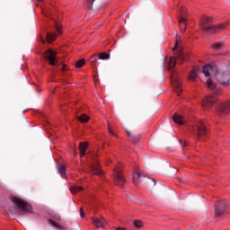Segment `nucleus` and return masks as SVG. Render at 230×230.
Instances as JSON below:
<instances>
[{
    "mask_svg": "<svg viewBox=\"0 0 230 230\" xmlns=\"http://www.w3.org/2000/svg\"><path fill=\"white\" fill-rule=\"evenodd\" d=\"M55 28L58 35H60V33H62V29H60V26H58V23H55Z\"/></svg>",
    "mask_w": 230,
    "mask_h": 230,
    "instance_id": "nucleus-33",
    "label": "nucleus"
},
{
    "mask_svg": "<svg viewBox=\"0 0 230 230\" xmlns=\"http://www.w3.org/2000/svg\"><path fill=\"white\" fill-rule=\"evenodd\" d=\"M43 13H44V15H47L48 17H49L51 15V13L48 9H44Z\"/></svg>",
    "mask_w": 230,
    "mask_h": 230,
    "instance_id": "nucleus-36",
    "label": "nucleus"
},
{
    "mask_svg": "<svg viewBox=\"0 0 230 230\" xmlns=\"http://www.w3.org/2000/svg\"><path fill=\"white\" fill-rule=\"evenodd\" d=\"M71 193H79V191H84V187H78L76 185L70 188Z\"/></svg>",
    "mask_w": 230,
    "mask_h": 230,
    "instance_id": "nucleus-23",
    "label": "nucleus"
},
{
    "mask_svg": "<svg viewBox=\"0 0 230 230\" xmlns=\"http://www.w3.org/2000/svg\"><path fill=\"white\" fill-rule=\"evenodd\" d=\"M172 120L174 121V123H176L177 125H184V123H186V120L184 119V117L181 115H179L177 113H175L172 116Z\"/></svg>",
    "mask_w": 230,
    "mask_h": 230,
    "instance_id": "nucleus-14",
    "label": "nucleus"
},
{
    "mask_svg": "<svg viewBox=\"0 0 230 230\" xmlns=\"http://www.w3.org/2000/svg\"><path fill=\"white\" fill-rule=\"evenodd\" d=\"M227 209V203L226 201H219L215 205V218H222L226 217Z\"/></svg>",
    "mask_w": 230,
    "mask_h": 230,
    "instance_id": "nucleus-5",
    "label": "nucleus"
},
{
    "mask_svg": "<svg viewBox=\"0 0 230 230\" xmlns=\"http://www.w3.org/2000/svg\"><path fill=\"white\" fill-rule=\"evenodd\" d=\"M178 58H180V60H186V58L184 57V54H182V52H179Z\"/></svg>",
    "mask_w": 230,
    "mask_h": 230,
    "instance_id": "nucleus-34",
    "label": "nucleus"
},
{
    "mask_svg": "<svg viewBox=\"0 0 230 230\" xmlns=\"http://www.w3.org/2000/svg\"><path fill=\"white\" fill-rule=\"evenodd\" d=\"M88 146H89V144L87 142H81L79 144L80 157H84V155H85Z\"/></svg>",
    "mask_w": 230,
    "mask_h": 230,
    "instance_id": "nucleus-16",
    "label": "nucleus"
},
{
    "mask_svg": "<svg viewBox=\"0 0 230 230\" xmlns=\"http://www.w3.org/2000/svg\"><path fill=\"white\" fill-rule=\"evenodd\" d=\"M13 202L15 204L17 209H21L23 213H31V205L22 199L13 197Z\"/></svg>",
    "mask_w": 230,
    "mask_h": 230,
    "instance_id": "nucleus-4",
    "label": "nucleus"
},
{
    "mask_svg": "<svg viewBox=\"0 0 230 230\" xmlns=\"http://www.w3.org/2000/svg\"><path fill=\"white\" fill-rule=\"evenodd\" d=\"M224 42H216L212 44L211 48L215 50L222 49Z\"/></svg>",
    "mask_w": 230,
    "mask_h": 230,
    "instance_id": "nucleus-25",
    "label": "nucleus"
},
{
    "mask_svg": "<svg viewBox=\"0 0 230 230\" xmlns=\"http://www.w3.org/2000/svg\"><path fill=\"white\" fill-rule=\"evenodd\" d=\"M77 119L81 121V123H87L90 118L86 114H82L81 116H77Z\"/></svg>",
    "mask_w": 230,
    "mask_h": 230,
    "instance_id": "nucleus-21",
    "label": "nucleus"
},
{
    "mask_svg": "<svg viewBox=\"0 0 230 230\" xmlns=\"http://www.w3.org/2000/svg\"><path fill=\"white\" fill-rule=\"evenodd\" d=\"M62 71H66V65L62 66Z\"/></svg>",
    "mask_w": 230,
    "mask_h": 230,
    "instance_id": "nucleus-38",
    "label": "nucleus"
},
{
    "mask_svg": "<svg viewBox=\"0 0 230 230\" xmlns=\"http://www.w3.org/2000/svg\"><path fill=\"white\" fill-rule=\"evenodd\" d=\"M180 143H181V145L182 146H186V141H184V143H182V140H180Z\"/></svg>",
    "mask_w": 230,
    "mask_h": 230,
    "instance_id": "nucleus-37",
    "label": "nucleus"
},
{
    "mask_svg": "<svg viewBox=\"0 0 230 230\" xmlns=\"http://www.w3.org/2000/svg\"><path fill=\"white\" fill-rule=\"evenodd\" d=\"M126 134L128 136V141H130L131 143H139V136L132 135V133H130L128 129H126Z\"/></svg>",
    "mask_w": 230,
    "mask_h": 230,
    "instance_id": "nucleus-19",
    "label": "nucleus"
},
{
    "mask_svg": "<svg viewBox=\"0 0 230 230\" xmlns=\"http://www.w3.org/2000/svg\"><path fill=\"white\" fill-rule=\"evenodd\" d=\"M179 40H181V36L176 35L175 46H174V48L172 49L174 52L177 51V44H179Z\"/></svg>",
    "mask_w": 230,
    "mask_h": 230,
    "instance_id": "nucleus-32",
    "label": "nucleus"
},
{
    "mask_svg": "<svg viewBox=\"0 0 230 230\" xmlns=\"http://www.w3.org/2000/svg\"><path fill=\"white\" fill-rule=\"evenodd\" d=\"M50 19H52V21H55V18H50Z\"/></svg>",
    "mask_w": 230,
    "mask_h": 230,
    "instance_id": "nucleus-41",
    "label": "nucleus"
},
{
    "mask_svg": "<svg viewBox=\"0 0 230 230\" xmlns=\"http://www.w3.org/2000/svg\"><path fill=\"white\" fill-rule=\"evenodd\" d=\"M84 4L88 8V10H94V8L95 10L98 9V6H96V0H85Z\"/></svg>",
    "mask_w": 230,
    "mask_h": 230,
    "instance_id": "nucleus-18",
    "label": "nucleus"
},
{
    "mask_svg": "<svg viewBox=\"0 0 230 230\" xmlns=\"http://www.w3.org/2000/svg\"><path fill=\"white\" fill-rule=\"evenodd\" d=\"M94 57H96V55H93V56L90 58L92 67H96V64H98V59H97V58H94Z\"/></svg>",
    "mask_w": 230,
    "mask_h": 230,
    "instance_id": "nucleus-28",
    "label": "nucleus"
},
{
    "mask_svg": "<svg viewBox=\"0 0 230 230\" xmlns=\"http://www.w3.org/2000/svg\"><path fill=\"white\" fill-rule=\"evenodd\" d=\"M155 184V181H154Z\"/></svg>",
    "mask_w": 230,
    "mask_h": 230,
    "instance_id": "nucleus-44",
    "label": "nucleus"
},
{
    "mask_svg": "<svg viewBox=\"0 0 230 230\" xmlns=\"http://www.w3.org/2000/svg\"><path fill=\"white\" fill-rule=\"evenodd\" d=\"M139 179H141V172H139V168L137 167L133 173V182L134 184H136V186L139 184L140 182Z\"/></svg>",
    "mask_w": 230,
    "mask_h": 230,
    "instance_id": "nucleus-17",
    "label": "nucleus"
},
{
    "mask_svg": "<svg viewBox=\"0 0 230 230\" xmlns=\"http://www.w3.org/2000/svg\"><path fill=\"white\" fill-rule=\"evenodd\" d=\"M189 78H190V80L195 81V79L197 78V72H195V70H192L189 74Z\"/></svg>",
    "mask_w": 230,
    "mask_h": 230,
    "instance_id": "nucleus-29",
    "label": "nucleus"
},
{
    "mask_svg": "<svg viewBox=\"0 0 230 230\" xmlns=\"http://www.w3.org/2000/svg\"><path fill=\"white\" fill-rule=\"evenodd\" d=\"M114 182L117 186H119V188H123L125 186V183L127 181L125 180V176H123V171H121V168L115 167L114 170Z\"/></svg>",
    "mask_w": 230,
    "mask_h": 230,
    "instance_id": "nucleus-6",
    "label": "nucleus"
},
{
    "mask_svg": "<svg viewBox=\"0 0 230 230\" xmlns=\"http://www.w3.org/2000/svg\"><path fill=\"white\" fill-rule=\"evenodd\" d=\"M215 19L211 16L203 15L200 19L199 28L206 33H218L222 30H226V25L219 23L217 25H209Z\"/></svg>",
    "mask_w": 230,
    "mask_h": 230,
    "instance_id": "nucleus-2",
    "label": "nucleus"
},
{
    "mask_svg": "<svg viewBox=\"0 0 230 230\" xmlns=\"http://www.w3.org/2000/svg\"><path fill=\"white\" fill-rule=\"evenodd\" d=\"M186 17H188V10L181 6L180 8L179 24L182 33H184L186 31V28H188V23L186 22L188 19Z\"/></svg>",
    "mask_w": 230,
    "mask_h": 230,
    "instance_id": "nucleus-7",
    "label": "nucleus"
},
{
    "mask_svg": "<svg viewBox=\"0 0 230 230\" xmlns=\"http://www.w3.org/2000/svg\"><path fill=\"white\" fill-rule=\"evenodd\" d=\"M213 71V68L211 66L207 65L203 66V75H205L207 81V87L210 91H212L213 95H208L206 98L202 101L201 105L205 111H208V109H211V105L215 104L217 102V96L220 94V88L217 87V84L211 80V72Z\"/></svg>",
    "mask_w": 230,
    "mask_h": 230,
    "instance_id": "nucleus-1",
    "label": "nucleus"
},
{
    "mask_svg": "<svg viewBox=\"0 0 230 230\" xmlns=\"http://www.w3.org/2000/svg\"><path fill=\"white\" fill-rule=\"evenodd\" d=\"M75 155H76V153L75 152Z\"/></svg>",
    "mask_w": 230,
    "mask_h": 230,
    "instance_id": "nucleus-42",
    "label": "nucleus"
},
{
    "mask_svg": "<svg viewBox=\"0 0 230 230\" xmlns=\"http://www.w3.org/2000/svg\"><path fill=\"white\" fill-rule=\"evenodd\" d=\"M108 130H109V134H111V136H115L116 137H118V135H116V133H114V131H112V128H111V123L108 122Z\"/></svg>",
    "mask_w": 230,
    "mask_h": 230,
    "instance_id": "nucleus-31",
    "label": "nucleus"
},
{
    "mask_svg": "<svg viewBox=\"0 0 230 230\" xmlns=\"http://www.w3.org/2000/svg\"><path fill=\"white\" fill-rule=\"evenodd\" d=\"M165 64L167 65L169 71L173 69V67H175V64H176L175 58L174 57H166Z\"/></svg>",
    "mask_w": 230,
    "mask_h": 230,
    "instance_id": "nucleus-12",
    "label": "nucleus"
},
{
    "mask_svg": "<svg viewBox=\"0 0 230 230\" xmlns=\"http://www.w3.org/2000/svg\"><path fill=\"white\" fill-rule=\"evenodd\" d=\"M42 44H46V40H41Z\"/></svg>",
    "mask_w": 230,
    "mask_h": 230,
    "instance_id": "nucleus-39",
    "label": "nucleus"
},
{
    "mask_svg": "<svg viewBox=\"0 0 230 230\" xmlns=\"http://www.w3.org/2000/svg\"><path fill=\"white\" fill-rule=\"evenodd\" d=\"M49 224H50V226H53L54 227H57L58 229H66L65 226H60L57 222L51 219L49 220Z\"/></svg>",
    "mask_w": 230,
    "mask_h": 230,
    "instance_id": "nucleus-24",
    "label": "nucleus"
},
{
    "mask_svg": "<svg viewBox=\"0 0 230 230\" xmlns=\"http://www.w3.org/2000/svg\"><path fill=\"white\" fill-rule=\"evenodd\" d=\"M91 172L93 175H103V171L100 169V166L96 163L92 164Z\"/></svg>",
    "mask_w": 230,
    "mask_h": 230,
    "instance_id": "nucleus-15",
    "label": "nucleus"
},
{
    "mask_svg": "<svg viewBox=\"0 0 230 230\" xmlns=\"http://www.w3.org/2000/svg\"><path fill=\"white\" fill-rule=\"evenodd\" d=\"M80 217L81 218H85V212L84 211V208H80Z\"/></svg>",
    "mask_w": 230,
    "mask_h": 230,
    "instance_id": "nucleus-35",
    "label": "nucleus"
},
{
    "mask_svg": "<svg viewBox=\"0 0 230 230\" xmlns=\"http://www.w3.org/2000/svg\"><path fill=\"white\" fill-rule=\"evenodd\" d=\"M192 131L198 139L204 137L206 134H208V128H206V124H204V121L202 120L195 122V125L192 127Z\"/></svg>",
    "mask_w": 230,
    "mask_h": 230,
    "instance_id": "nucleus-3",
    "label": "nucleus"
},
{
    "mask_svg": "<svg viewBox=\"0 0 230 230\" xmlns=\"http://www.w3.org/2000/svg\"><path fill=\"white\" fill-rule=\"evenodd\" d=\"M133 226L137 229H141V227H143V221H141V220H134L133 221Z\"/></svg>",
    "mask_w": 230,
    "mask_h": 230,
    "instance_id": "nucleus-26",
    "label": "nucleus"
},
{
    "mask_svg": "<svg viewBox=\"0 0 230 230\" xmlns=\"http://www.w3.org/2000/svg\"><path fill=\"white\" fill-rule=\"evenodd\" d=\"M180 181H182V179H180Z\"/></svg>",
    "mask_w": 230,
    "mask_h": 230,
    "instance_id": "nucleus-43",
    "label": "nucleus"
},
{
    "mask_svg": "<svg viewBox=\"0 0 230 230\" xmlns=\"http://www.w3.org/2000/svg\"><path fill=\"white\" fill-rule=\"evenodd\" d=\"M111 58V54L107 52H102L99 54V60H109Z\"/></svg>",
    "mask_w": 230,
    "mask_h": 230,
    "instance_id": "nucleus-22",
    "label": "nucleus"
},
{
    "mask_svg": "<svg viewBox=\"0 0 230 230\" xmlns=\"http://www.w3.org/2000/svg\"><path fill=\"white\" fill-rule=\"evenodd\" d=\"M58 173H60V175H66V166L65 165H60L58 168Z\"/></svg>",
    "mask_w": 230,
    "mask_h": 230,
    "instance_id": "nucleus-30",
    "label": "nucleus"
},
{
    "mask_svg": "<svg viewBox=\"0 0 230 230\" xmlns=\"http://www.w3.org/2000/svg\"><path fill=\"white\" fill-rule=\"evenodd\" d=\"M38 1H42V0H38Z\"/></svg>",
    "mask_w": 230,
    "mask_h": 230,
    "instance_id": "nucleus-45",
    "label": "nucleus"
},
{
    "mask_svg": "<svg viewBox=\"0 0 230 230\" xmlns=\"http://www.w3.org/2000/svg\"><path fill=\"white\" fill-rule=\"evenodd\" d=\"M230 112V101L223 102L218 108V114L220 116H226Z\"/></svg>",
    "mask_w": 230,
    "mask_h": 230,
    "instance_id": "nucleus-10",
    "label": "nucleus"
},
{
    "mask_svg": "<svg viewBox=\"0 0 230 230\" xmlns=\"http://www.w3.org/2000/svg\"><path fill=\"white\" fill-rule=\"evenodd\" d=\"M218 80L222 85H230V73L224 72L219 75Z\"/></svg>",
    "mask_w": 230,
    "mask_h": 230,
    "instance_id": "nucleus-11",
    "label": "nucleus"
},
{
    "mask_svg": "<svg viewBox=\"0 0 230 230\" xmlns=\"http://www.w3.org/2000/svg\"><path fill=\"white\" fill-rule=\"evenodd\" d=\"M117 230H126L125 228L118 227Z\"/></svg>",
    "mask_w": 230,
    "mask_h": 230,
    "instance_id": "nucleus-40",
    "label": "nucleus"
},
{
    "mask_svg": "<svg viewBox=\"0 0 230 230\" xmlns=\"http://www.w3.org/2000/svg\"><path fill=\"white\" fill-rule=\"evenodd\" d=\"M171 83L173 87L174 93L178 94V96L182 93V89H181V84H182V80L179 78L177 73L172 74L171 76Z\"/></svg>",
    "mask_w": 230,
    "mask_h": 230,
    "instance_id": "nucleus-8",
    "label": "nucleus"
},
{
    "mask_svg": "<svg viewBox=\"0 0 230 230\" xmlns=\"http://www.w3.org/2000/svg\"><path fill=\"white\" fill-rule=\"evenodd\" d=\"M93 224L97 228L105 227L107 226V222L102 217L94 218Z\"/></svg>",
    "mask_w": 230,
    "mask_h": 230,
    "instance_id": "nucleus-13",
    "label": "nucleus"
},
{
    "mask_svg": "<svg viewBox=\"0 0 230 230\" xmlns=\"http://www.w3.org/2000/svg\"><path fill=\"white\" fill-rule=\"evenodd\" d=\"M47 42L49 44H51V42H53V40H55V39H57V34L53 33V32H49L47 33Z\"/></svg>",
    "mask_w": 230,
    "mask_h": 230,
    "instance_id": "nucleus-20",
    "label": "nucleus"
},
{
    "mask_svg": "<svg viewBox=\"0 0 230 230\" xmlns=\"http://www.w3.org/2000/svg\"><path fill=\"white\" fill-rule=\"evenodd\" d=\"M44 58L45 60L49 61V66L58 65V60L57 59V52L51 50L50 49L46 50V52L44 53Z\"/></svg>",
    "mask_w": 230,
    "mask_h": 230,
    "instance_id": "nucleus-9",
    "label": "nucleus"
},
{
    "mask_svg": "<svg viewBox=\"0 0 230 230\" xmlns=\"http://www.w3.org/2000/svg\"><path fill=\"white\" fill-rule=\"evenodd\" d=\"M85 66V59H79L77 62H75V67L80 68L84 67Z\"/></svg>",
    "mask_w": 230,
    "mask_h": 230,
    "instance_id": "nucleus-27",
    "label": "nucleus"
}]
</instances>
